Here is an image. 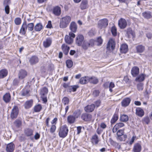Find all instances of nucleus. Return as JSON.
Segmentation results:
<instances>
[{"instance_id":"obj_1","label":"nucleus","mask_w":152,"mask_h":152,"mask_svg":"<svg viewBox=\"0 0 152 152\" xmlns=\"http://www.w3.org/2000/svg\"><path fill=\"white\" fill-rule=\"evenodd\" d=\"M34 27V25L33 23H29L27 25L26 21H24L20 30V32L23 35L25 34L27 29L29 31H32Z\"/></svg>"},{"instance_id":"obj_2","label":"nucleus","mask_w":152,"mask_h":152,"mask_svg":"<svg viewBox=\"0 0 152 152\" xmlns=\"http://www.w3.org/2000/svg\"><path fill=\"white\" fill-rule=\"evenodd\" d=\"M71 20V18L69 16H66L60 19V27L61 28L66 27Z\"/></svg>"},{"instance_id":"obj_3","label":"nucleus","mask_w":152,"mask_h":152,"mask_svg":"<svg viewBox=\"0 0 152 152\" xmlns=\"http://www.w3.org/2000/svg\"><path fill=\"white\" fill-rule=\"evenodd\" d=\"M68 129L66 125L61 126L59 131L58 134L59 137L62 138H64L67 135Z\"/></svg>"},{"instance_id":"obj_4","label":"nucleus","mask_w":152,"mask_h":152,"mask_svg":"<svg viewBox=\"0 0 152 152\" xmlns=\"http://www.w3.org/2000/svg\"><path fill=\"white\" fill-rule=\"evenodd\" d=\"M48 92V90L46 87H43L41 89L40 94L43 101L44 102H46L47 101V96Z\"/></svg>"},{"instance_id":"obj_5","label":"nucleus","mask_w":152,"mask_h":152,"mask_svg":"<svg viewBox=\"0 0 152 152\" xmlns=\"http://www.w3.org/2000/svg\"><path fill=\"white\" fill-rule=\"evenodd\" d=\"M108 20L107 19L104 18L99 20L98 23V27L100 29L105 28L108 25Z\"/></svg>"},{"instance_id":"obj_6","label":"nucleus","mask_w":152,"mask_h":152,"mask_svg":"<svg viewBox=\"0 0 152 152\" xmlns=\"http://www.w3.org/2000/svg\"><path fill=\"white\" fill-rule=\"evenodd\" d=\"M18 108L16 106H15L12 109L10 114L11 118L12 119L16 118L18 114Z\"/></svg>"},{"instance_id":"obj_7","label":"nucleus","mask_w":152,"mask_h":152,"mask_svg":"<svg viewBox=\"0 0 152 152\" xmlns=\"http://www.w3.org/2000/svg\"><path fill=\"white\" fill-rule=\"evenodd\" d=\"M81 119L86 122H88L91 121L92 118V115L87 113H83L81 116Z\"/></svg>"},{"instance_id":"obj_8","label":"nucleus","mask_w":152,"mask_h":152,"mask_svg":"<svg viewBox=\"0 0 152 152\" xmlns=\"http://www.w3.org/2000/svg\"><path fill=\"white\" fill-rule=\"evenodd\" d=\"M84 41V37L83 35L79 34L77 36L76 43L78 46H81Z\"/></svg>"},{"instance_id":"obj_9","label":"nucleus","mask_w":152,"mask_h":152,"mask_svg":"<svg viewBox=\"0 0 152 152\" xmlns=\"http://www.w3.org/2000/svg\"><path fill=\"white\" fill-rule=\"evenodd\" d=\"M118 25L119 27L121 29L125 28L127 25L126 20L124 18H121L118 21Z\"/></svg>"},{"instance_id":"obj_10","label":"nucleus","mask_w":152,"mask_h":152,"mask_svg":"<svg viewBox=\"0 0 152 152\" xmlns=\"http://www.w3.org/2000/svg\"><path fill=\"white\" fill-rule=\"evenodd\" d=\"M115 42L113 39H110L107 43V48L110 50H114L115 47Z\"/></svg>"},{"instance_id":"obj_11","label":"nucleus","mask_w":152,"mask_h":152,"mask_svg":"<svg viewBox=\"0 0 152 152\" xmlns=\"http://www.w3.org/2000/svg\"><path fill=\"white\" fill-rule=\"evenodd\" d=\"M27 75V72L24 69H21L18 74L19 78L22 80L25 78Z\"/></svg>"},{"instance_id":"obj_12","label":"nucleus","mask_w":152,"mask_h":152,"mask_svg":"<svg viewBox=\"0 0 152 152\" xmlns=\"http://www.w3.org/2000/svg\"><path fill=\"white\" fill-rule=\"evenodd\" d=\"M69 28L71 31L73 33H76L77 29V26L75 22L72 21L70 23Z\"/></svg>"},{"instance_id":"obj_13","label":"nucleus","mask_w":152,"mask_h":152,"mask_svg":"<svg viewBox=\"0 0 152 152\" xmlns=\"http://www.w3.org/2000/svg\"><path fill=\"white\" fill-rule=\"evenodd\" d=\"M139 69L137 66H134L131 70V73L133 77H136L139 74Z\"/></svg>"},{"instance_id":"obj_14","label":"nucleus","mask_w":152,"mask_h":152,"mask_svg":"<svg viewBox=\"0 0 152 152\" xmlns=\"http://www.w3.org/2000/svg\"><path fill=\"white\" fill-rule=\"evenodd\" d=\"M52 39L50 37L47 38L43 42L44 46L45 48H47L50 47L52 43Z\"/></svg>"},{"instance_id":"obj_15","label":"nucleus","mask_w":152,"mask_h":152,"mask_svg":"<svg viewBox=\"0 0 152 152\" xmlns=\"http://www.w3.org/2000/svg\"><path fill=\"white\" fill-rule=\"evenodd\" d=\"M38 58L35 56H32L29 60V62L31 65L35 64L38 63Z\"/></svg>"},{"instance_id":"obj_16","label":"nucleus","mask_w":152,"mask_h":152,"mask_svg":"<svg viewBox=\"0 0 152 152\" xmlns=\"http://www.w3.org/2000/svg\"><path fill=\"white\" fill-rule=\"evenodd\" d=\"M95 108V105L92 104L91 105H88L86 106L84 108L85 110L88 113L92 112Z\"/></svg>"},{"instance_id":"obj_17","label":"nucleus","mask_w":152,"mask_h":152,"mask_svg":"<svg viewBox=\"0 0 152 152\" xmlns=\"http://www.w3.org/2000/svg\"><path fill=\"white\" fill-rule=\"evenodd\" d=\"M73 115H70L67 117L68 122L70 124L73 123L75 121L76 118H77V116H76L75 115V113H74Z\"/></svg>"},{"instance_id":"obj_18","label":"nucleus","mask_w":152,"mask_h":152,"mask_svg":"<svg viewBox=\"0 0 152 152\" xmlns=\"http://www.w3.org/2000/svg\"><path fill=\"white\" fill-rule=\"evenodd\" d=\"M14 145L12 142H11L7 145L6 151L8 152H12L14 150Z\"/></svg>"},{"instance_id":"obj_19","label":"nucleus","mask_w":152,"mask_h":152,"mask_svg":"<svg viewBox=\"0 0 152 152\" xmlns=\"http://www.w3.org/2000/svg\"><path fill=\"white\" fill-rule=\"evenodd\" d=\"M131 99L129 98H126L124 99L121 102V105L123 107H126L129 104Z\"/></svg>"},{"instance_id":"obj_20","label":"nucleus","mask_w":152,"mask_h":152,"mask_svg":"<svg viewBox=\"0 0 152 152\" xmlns=\"http://www.w3.org/2000/svg\"><path fill=\"white\" fill-rule=\"evenodd\" d=\"M53 13L56 16H59L61 13V10L60 7L56 6L54 7L53 10Z\"/></svg>"},{"instance_id":"obj_21","label":"nucleus","mask_w":152,"mask_h":152,"mask_svg":"<svg viewBox=\"0 0 152 152\" xmlns=\"http://www.w3.org/2000/svg\"><path fill=\"white\" fill-rule=\"evenodd\" d=\"M88 7L87 0H82L80 5V8L82 10L85 9Z\"/></svg>"},{"instance_id":"obj_22","label":"nucleus","mask_w":152,"mask_h":152,"mask_svg":"<svg viewBox=\"0 0 152 152\" xmlns=\"http://www.w3.org/2000/svg\"><path fill=\"white\" fill-rule=\"evenodd\" d=\"M136 114L138 116L142 117L144 114V112L142 109L140 108H137L136 109Z\"/></svg>"},{"instance_id":"obj_23","label":"nucleus","mask_w":152,"mask_h":152,"mask_svg":"<svg viewBox=\"0 0 152 152\" xmlns=\"http://www.w3.org/2000/svg\"><path fill=\"white\" fill-rule=\"evenodd\" d=\"M121 52L122 53H126L128 51V46L126 44L122 45L120 48Z\"/></svg>"},{"instance_id":"obj_24","label":"nucleus","mask_w":152,"mask_h":152,"mask_svg":"<svg viewBox=\"0 0 152 152\" xmlns=\"http://www.w3.org/2000/svg\"><path fill=\"white\" fill-rule=\"evenodd\" d=\"M30 91L29 87L26 86L23 90L21 94L23 96H28L29 95Z\"/></svg>"},{"instance_id":"obj_25","label":"nucleus","mask_w":152,"mask_h":152,"mask_svg":"<svg viewBox=\"0 0 152 152\" xmlns=\"http://www.w3.org/2000/svg\"><path fill=\"white\" fill-rule=\"evenodd\" d=\"M61 48L64 54L65 55H67L70 49L69 47L67 46L65 44H64L62 45Z\"/></svg>"},{"instance_id":"obj_26","label":"nucleus","mask_w":152,"mask_h":152,"mask_svg":"<svg viewBox=\"0 0 152 152\" xmlns=\"http://www.w3.org/2000/svg\"><path fill=\"white\" fill-rule=\"evenodd\" d=\"M11 95L9 93H6L3 96V99L6 103H8L10 100Z\"/></svg>"},{"instance_id":"obj_27","label":"nucleus","mask_w":152,"mask_h":152,"mask_svg":"<svg viewBox=\"0 0 152 152\" xmlns=\"http://www.w3.org/2000/svg\"><path fill=\"white\" fill-rule=\"evenodd\" d=\"M99 141V137L96 134H95L92 136L91 138V142L92 143L96 145L98 144Z\"/></svg>"},{"instance_id":"obj_28","label":"nucleus","mask_w":152,"mask_h":152,"mask_svg":"<svg viewBox=\"0 0 152 152\" xmlns=\"http://www.w3.org/2000/svg\"><path fill=\"white\" fill-rule=\"evenodd\" d=\"M141 146L139 143H136L134 146L133 151L134 152H140L141 150Z\"/></svg>"},{"instance_id":"obj_29","label":"nucleus","mask_w":152,"mask_h":152,"mask_svg":"<svg viewBox=\"0 0 152 152\" xmlns=\"http://www.w3.org/2000/svg\"><path fill=\"white\" fill-rule=\"evenodd\" d=\"M88 82L90 83L94 84H96L98 82V79L95 77H88Z\"/></svg>"},{"instance_id":"obj_30","label":"nucleus","mask_w":152,"mask_h":152,"mask_svg":"<svg viewBox=\"0 0 152 152\" xmlns=\"http://www.w3.org/2000/svg\"><path fill=\"white\" fill-rule=\"evenodd\" d=\"M146 76L145 75L142 74L137 76L135 80L136 81H138L140 82L144 80Z\"/></svg>"},{"instance_id":"obj_31","label":"nucleus","mask_w":152,"mask_h":152,"mask_svg":"<svg viewBox=\"0 0 152 152\" xmlns=\"http://www.w3.org/2000/svg\"><path fill=\"white\" fill-rule=\"evenodd\" d=\"M64 39L65 42L68 44H72L73 41V39H72V38L70 37V36L67 35L65 36Z\"/></svg>"},{"instance_id":"obj_32","label":"nucleus","mask_w":152,"mask_h":152,"mask_svg":"<svg viewBox=\"0 0 152 152\" xmlns=\"http://www.w3.org/2000/svg\"><path fill=\"white\" fill-rule=\"evenodd\" d=\"M88 77H81L80 80V83L82 84L87 83L88 82Z\"/></svg>"},{"instance_id":"obj_33","label":"nucleus","mask_w":152,"mask_h":152,"mask_svg":"<svg viewBox=\"0 0 152 152\" xmlns=\"http://www.w3.org/2000/svg\"><path fill=\"white\" fill-rule=\"evenodd\" d=\"M25 134L27 137H31L33 135V131L31 129H27L25 130Z\"/></svg>"},{"instance_id":"obj_34","label":"nucleus","mask_w":152,"mask_h":152,"mask_svg":"<svg viewBox=\"0 0 152 152\" xmlns=\"http://www.w3.org/2000/svg\"><path fill=\"white\" fill-rule=\"evenodd\" d=\"M128 120V117L127 115L123 114L121 115L120 120L121 121L125 122L127 121Z\"/></svg>"},{"instance_id":"obj_35","label":"nucleus","mask_w":152,"mask_h":152,"mask_svg":"<svg viewBox=\"0 0 152 152\" xmlns=\"http://www.w3.org/2000/svg\"><path fill=\"white\" fill-rule=\"evenodd\" d=\"M126 35H127L128 37L129 38L134 36V33L131 28H129L127 29Z\"/></svg>"},{"instance_id":"obj_36","label":"nucleus","mask_w":152,"mask_h":152,"mask_svg":"<svg viewBox=\"0 0 152 152\" xmlns=\"http://www.w3.org/2000/svg\"><path fill=\"white\" fill-rule=\"evenodd\" d=\"M7 71L5 69H3L0 71V78H2L5 77L7 75Z\"/></svg>"},{"instance_id":"obj_37","label":"nucleus","mask_w":152,"mask_h":152,"mask_svg":"<svg viewBox=\"0 0 152 152\" xmlns=\"http://www.w3.org/2000/svg\"><path fill=\"white\" fill-rule=\"evenodd\" d=\"M33 104V101L30 100L26 101L24 104V106L25 108L28 109L31 107Z\"/></svg>"},{"instance_id":"obj_38","label":"nucleus","mask_w":152,"mask_h":152,"mask_svg":"<svg viewBox=\"0 0 152 152\" xmlns=\"http://www.w3.org/2000/svg\"><path fill=\"white\" fill-rule=\"evenodd\" d=\"M43 28V26L41 23H37L34 26V29L36 31H39Z\"/></svg>"},{"instance_id":"obj_39","label":"nucleus","mask_w":152,"mask_h":152,"mask_svg":"<svg viewBox=\"0 0 152 152\" xmlns=\"http://www.w3.org/2000/svg\"><path fill=\"white\" fill-rule=\"evenodd\" d=\"M143 16L146 19H148L151 18V12L149 11L144 12L142 13Z\"/></svg>"},{"instance_id":"obj_40","label":"nucleus","mask_w":152,"mask_h":152,"mask_svg":"<svg viewBox=\"0 0 152 152\" xmlns=\"http://www.w3.org/2000/svg\"><path fill=\"white\" fill-rule=\"evenodd\" d=\"M136 49L138 53H142L145 50V47L142 45H140L136 47Z\"/></svg>"},{"instance_id":"obj_41","label":"nucleus","mask_w":152,"mask_h":152,"mask_svg":"<svg viewBox=\"0 0 152 152\" xmlns=\"http://www.w3.org/2000/svg\"><path fill=\"white\" fill-rule=\"evenodd\" d=\"M78 88V86L77 85L70 86L68 91L69 92H71L72 91L75 92Z\"/></svg>"},{"instance_id":"obj_42","label":"nucleus","mask_w":152,"mask_h":152,"mask_svg":"<svg viewBox=\"0 0 152 152\" xmlns=\"http://www.w3.org/2000/svg\"><path fill=\"white\" fill-rule=\"evenodd\" d=\"M14 123L15 126L17 128H19L22 125L21 121L19 119L16 120L14 122Z\"/></svg>"},{"instance_id":"obj_43","label":"nucleus","mask_w":152,"mask_h":152,"mask_svg":"<svg viewBox=\"0 0 152 152\" xmlns=\"http://www.w3.org/2000/svg\"><path fill=\"white\" fill-rule=\"evenodd\" d=\"M118 114L115 113L113 115V117L111 120V123L112 124L115 123V122L118 120Z\"/></svg>"},{"instance_id":"obj_44","label":"nucleus","mask_w":152,"mask_h":152,"mask_svg":"<svg viewBox=\"0 0 152 152\" xmlns=\"http://www.w3.org/2000/svg\"><path fill=\"white\" fill-rule=\"evenodd\" d=\"M42 106L39 104H38L36 105L34 108V111L35 112H39L42 109Z\"/></svg>"},{"instance_id":"obj_45","label":"nucleus","mask_w":152,"mask_h":152,"mask_svg":"<svg viewBox=\"0 0 152 152\" xmlns=\"http://www.w3.org/2000/svg\"><path fill=\"white\" fill-rule=\"evenodd\" d=\"M66 64L67 67L68 68L72 67L73 65L72 61L70 60H68L66 61Z\"/></svg>"},{"instance_id":"obj_46","label":"nucleus","mask_w":152,"mask_h":152,"mask_svg":"<svg viewBox=\"0 0 152 152\" xmlns=\"http://www.w3.org/2000/svg\"><path fill=\"white\" fill-rule=\"evenodd\" d=\"M82 45V47L85 50H87L88 49V48L90 47V46L89 45L88 42L86 41H84Z\"/></svg>"},{"instance_id":"obj_47","label":"nucleus","mask_w":152,"mask_h":152,"mask_svg":"<svg viewBox=\"0 0 152 152\" xmlns=\"http://www.w3.org/2000/svg\"><path fill=\"white\" fill-rule=\"evenodd\" d=\"M95 41V42L97 43V45L98 46L102 44L103 42V40L101 37H98L96 40Z\"/></svg>"},{"instance_id":"obj_48","label":"nucleus","mask_w":152,"mask_h":152,"mask_svg":"<svg viewBox=\"0 0 152 152\" xmlns=\"http://www.w3.org/2000/svg\"><path fill=\"white\" fill-rule=\"evenodd\" d=\"M124 130H119L117 133V135L118 136V138L119 140L120 137H121L124 134Z\"/></svg>"},{"instance_id":"obj_49","label":"nucleus","mask_w":152,"mask_h":152,"mask_svg":"<svg viewBox=\"0 0 152 152\" xmlns=\"http://www.w3.org/2000/svg\"><path fill=\"white\" fill-rule=\"evenodd\" d=\"M115 126L118 129L124 126V124L123 123L120 122L116 124Z\"/></svg>"},{"instance_id":"obj_50","label":"nucleus","mask_w":152,"mask_h":152,"mask_svg":"<svg viewBox=\"0 0 152 152\" xmlns=\"http://www.w3.org/2000/svg\"><path fill=\"white\" fill-rule=\"evenodd\" d=\"M111 31L113 35L114 36H115L117 34L116 28L115 26L112 27L111 29Z\"/></svg>"},{"instance_id":"obj_51","label":"nucleus","mask_w":152,"mask_h":152,"mask_svg":"<svg viewBox=\"0 0 152 152\" xmlns=\"http://www.w3.org/2000/svg\"><path fill=\"white\" fill-rule=\"evenodd\" d=\"M143 84L142 83H138L137 84V89L139 91H141L143 89Z\"/></svg>"},{"instance_id":"obj_52","label":"nucleus","mask_w":152,"mask_h":152,"mask_svg":"<svg viewBox=\"0 0 152 152\" xmlns=\"http://www.w3.org/2000/svg\"><path fill=\"white\" fill-rule=\"evenodd\" d=\"M56 126L54 125H53L51 126L50 128V132L52 134L54 133L56 130Z\"/></svg>"},{"instance_id":"obj_53","label":"nucleus","mask_w":152,"mask_h":152,"mask_svg":"<svg viewBox=\"0 0 152 152\" xmlns=\"http://www.w3.org/2000/svg\"><path fill=\"white\" fill-rule=\"evenodd\" d=\"M15 22L16 24L20 25L21 23V20L20 18H16L15 20Z\"/></svg>"},{"instance_id":"obj_54","label":"nucleus","mask_w":152,"mask_h":152,"mask_svg":"<svg viewBox=\"0 0 152 152\" xmlns=\"http://www.w3.org/2000/svg\"><path fill=\"white\" fill-rule=\"evenodd\" d=\"M64 104L65 105L68 104L69 102V99L66 97H64L63 99Z\"/></svg>"},{"instance_id":"obj_55","label":"nucleus","mask_w":152,"mask_h":152,"mask_svg":"<svg viewBox=\"0 0 152 152\" xmlns=\"http://www.w3.org/2000/svg\"><path fill=\"white\" fill-rule=\"evenodd\" d=\"M95 41L94 39H91L88 42V43L89 44V45L90 47L93 46L95 43Z\"/></svg>"},{"instance_id":"obj_56","label":"nucleus","mask_w":152,"mask_h":152,"mask_svg":"<svg viewBox=\"0 0 152 152\" xmlns=\"http://www.w3.org/2000/svg\"><path fill=\"white\" fill-rule=\"evenodd\" d=\"M115 86V85L112 82H111L110 83L109 88V90L110 92H112L113 91V90L112 89V88H114Z\"/></svg>"},{"instance_id":"obj_57","label":"nucleus","mask_w":152,"mask_h":152,"mask_svg":"<svg viewBox=\"0 0 152 152\" xmlns=\"http://www.w3.org/2000/svg\"><path fill=\"white\" fill-rule=\"evenodd\" d=\"M99 91L97 90H95L93 93V95L94 97H97L99 96Z\"/></svg>"},{"instance_id":"obj_58","label":"nucleus","mask_w":152,"mask_h":152,"mask_svg":"<svg viewBox=\"0 0 152 152\" xmlns=\"http://www.w3.org/2000/svg\"><path fill=\"white\" fill-rule=\"evenodd\" d=\"M4 10L6 14H9L10 12V7L8 5H7L5 7Z\"/></svg>"},{"instance_id":"obj_59","label":"nucleus","mask_w":152,"mask_h":152,"mask_svg":"<svg viewBox=\"0 0 152 152\" xmlns=\"http://www.w3.org/2000/svg\"><path fill=\"white\" fill-rule=\"evenodd\" d=\"M127 137V135L126 134H124L121 137H120V138L119 140L121 141L125 140L126 139Z\"/></svg>"},{"instance_id":"obj_60","label":"nucleus","mask_w":152,"mask_h":152,"mask_svg":"<svg viewBox=\"0 0 152 152\" xmlns=\"http://www.w3.org/2000/svg\"><path fill=\"white\" fill-rule=\"evenodd\" d=\"M144 121L147 124H148L150 121V120L148 117H146L144 118Z\"/></svg>"},{"instance_id":"obj_61","label":"nucleus","mask_w":152,"mask_h":152,"mask_svg":"<svg viewBox=\"0 0 152 152\" xmlns=\"http://www.w3.org/2000/svg\"><path fill=\"white\" fill-rule=\"evenodd\" d=\"M74 33L72 32V31L69 32V36L70 37L72 38V39H73L75 37V35L74 34Z\"/></svg>"},{"instance_id":"obj_62","label":"nucleus","mask_w":152,"mask_h":152,"mask_svg":"<svg viewBox=\"0 0 152 152\" xmlns=\"http://www.w3.org/2000/svg\"><path fill=\"white\" fill-rule=\"evenodd\" d=\"M136 138L135 136H133L131 140L130 141L129 144L130 145H132L133 142H134L135 139Z\"/></svg>"},{"instance_id":"obj_63","label":"nucleus","mask_w":152,"mask_h":152,"mask_svg":"<svg viewBox=\"0 0 152 152\" xmlns=\"http://www.w3.org/2000/svg\"><path fill=\"white\" fill-rule=\"evenodd\" d=\"M19 83V81L18 79H15L13 82V85L15 86L17 85Z\"/></svg>"},{"instance_id":"obj_64","label":"nucleus","mask_w":152,"mask_h":152,"mask_svg":"<svg viewBox=\"0 0 152 152\" xmlns=\"http://www.w3.org/2000/svg\"><path fill=\"white\" fill-rule=\"evenodd\" d=\"M47 28H51L52 27V25L51 22L50 21H49L48 22V24L46 26Z\"/></svg>"}]
</instances>
